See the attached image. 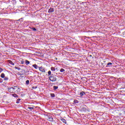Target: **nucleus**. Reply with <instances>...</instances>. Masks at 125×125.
I'll return each instance as SVG.
<instances>
[{"instance_id": "nucleus-1", "label": "nucleus", "mask_w": 125, "mask_h": 125, "mask_svg": "<svg viewBox=\"0 0 125 125\" xmlns=\"http://www.w3.org/2000/svg\"><path fill=\"white\" fill-rule=\"evenodd\" d=\"M49 80L51 82H56V75H53V74H52L49 77Z\"/></svg>"}, {"instance_id": "nucleus-2", "label": "nucleus", "mask_w": 125, "mask_h": 125, "mask_svg": "<svg viewBox=\"0 0 125 125\" xmlns=\"http://www.w3.org/2000/svg\"><path fill=\"white\" fill-rule=\"evenodd\" d=\"M8 91L10 93H13V92H15V86L8 88Z\"/></svg>"}, {"instance_id": "nucleus-3", "label": "nucleus", "mask_w": 125, "mask_h": 125, "mask_svg": "<svg viewBox=\"0 0 125 125\" xmlns=\"http://www.w3.org/2000/svg\"><path fill=\"white\" fill-rule=\"evenodd\" d=\"M39 71L40 72H42V73H45V68L42 67V66H40L38 67Z\"/></svg>"}, {"instance_id": "nucleus-4", "label": "nucleus", "mask_w": 125, "mask_h": 125, "mask_svg": "<svg viewBox=\"0 0 125 125\" xmlns=\"http://www.w3.org/2000/svg\"><path fill=\"white\" fill-rule=\"evenodd\" d=\"M26 73V71H25V70L22 69L21 70V71L20 72H19V75L20 76H23V75H25V73Z\"/></svg>"}, {"instance_id": "nucleus-5", "label": "nucleus", "mask_w": 125, "mask_h": 125, "mask_svg": "<svg viewBox=\"0 0 125 125\" xmlns=\"http://www.w3.org/2000/svg\"><path fill=\"white\" fill-rule=\"evenodd\" d=\"M21 89L17 86H15V92H20Z\"/></svg>"}, {"instance_id": "nucleus-6", "label": "nucleus", "mask_w": 125, "mask_h": 125, "mask_svg": "<svg viewBox=\"0 0 125 125\" xmlns=\"http://www.w3.org/2000/svg\"><path fill=\"white\" fill-rule=\"evenodd\" d=\"M53 11H54V9L53 8H50L49 10H48V13H51V12H53Z\"/></svg>"}, {"instance_id": "nucleus-7", "label": "nucleus", "mask_w": 125, "mask_h": 125, "mask_svg": "<svg viewBox=\"0 0 125 125\" xmlns=\"http://www.w3.org/2000/svg\"><path fill=\"white\" fill-rule=\"evenodd\" d=\"M27 110L29 111H33L34 110V106L32 107H28Z\"/></svg>"}, {"instance_id": "nucleus-8", "label": "nucleus", "mask_w": 125, "mask_h": 125, "mask_svg": "<svg viewBox=\"0 0 125 125\" xmlns=\"http://www.w3.org/2000/svg\"><path fill=\"white\" fill-rule=\"evenodd\" d=\"M32 67L34 68V69H38L39 68V66H38V65L35 64L32 65Z\"/></svg>"}, {"instance_id": "nucleus-9", "label": "nucleus", "mask_w": 125, "mask_h": 125, "mask_svg": "<svg viewBox=\"0 0 125 125\" xmlns=\"http://www.w3.org/2000/svg\"><path fill=\"white\" fill-rule=\"evenodd\" d=\"M84 94H85V93L84 92H83V91H82L80 93V96H83V95H84Z\"/></svg>"}, {"instance_id": "nucleus-10", "label": "nucleus", "mask_w": 125, "mask_h": 125, "mask_svg": "<svg viewBox=\"0 0 125 125\" xmlns=\"http://www.w3.org/2000/svg\"><path fill=\"white\" fill-rule=\"evenodd\" d=\"M48 121H49V122H52L53 121V118L51 117H48Z\"/></svg>"}, {"instance_id": "nucleus-11", "label": "nucleus", "mask_w": 125, "mask_h": 125, "mask_svg": "<svg viewBox=\"0 0 125 125\" xmlns=\"http://www.w3.org/2000/svg\"><path fill=\"white\" fill-rule=\"evenodd\" d=\"M1 78H2V79H4V78L5 77V74H4V73H1V75H0Z\"/></svg>"}, {"instance_id": "nucleus-12", "label": "nucleus", "mask_w": 125, "mask_h": 125, "mask_svg": "<svg viewBox=\"0 0 125 125\" xmlns=\"http://www.w3.org/2000/svg\"><path fill=\"white\" fill-rule=\"evenodd\" d=\"M62 122V123H63V124H67V121H66V120H65L63 118H62L61 119Z\"/></svg>"}, {"instance_id": "nucleus-13", "label": "nucleus", "mask_w": 125, "mask_h": 125, "mask_svg": "<svg viewBox=\"0 0 125 125\" xmlns=\"http://www.w3.org/2000/svg\"><path fill=\"white\" fill-rule=\"evenodd\" d=\"M9 64H10L11 65H12L13 66H14V63L12 62L11 61H8Z\"/></svg>"}, {"instance_id": "nucleus-14", "label": "nucleus", "mask_w": 125, "mask_h": 125, "mask_svg": "<svg viewBox=\"0 0 125 125\" xmlns=\"http://www.w3.org/2000/svg\"><path fill=\"white\" fill-rule=\"evenodd\" d=\"M73 102L75 104H78V103H79V101L77 100H74Z\"/></svg>"}, {"instance_id": "nucleus-15", "label": "nucleus", "mask_w": 125, "mask_h": 125, "mask_svg": "<svg viewBox=\"0 0 125 125\" xmlns=\"http://www.w3.org/2000/svg\"><path fill=\"white\" fill-rule=\"evenodd\" d=\"M25 64L26 65H29V64H30V62L28 60H25Z\"/></svg>"}, {"instance_id": "nucleus-16", "label": "nucleus", "mask_w": 125, "mask_h": 125, "mask_svg": "<svg viewBox=\"0 0 125 125\" xmlns=\"http://www.w3.org/2000/svg\"><path fill=\"white\" fill-rule=\"evenodd\" d=\"M21 100V99H17V101H16V103L17 104H19V103H20V101Z\"/></svg>"}, {"instance_id": "nucleus-17", "label": "nucleus", "mask_w": 125, "mask_h": 125, "mask_svg": "<svg viewBox=\"0 0 125 125\" xmlns=\"http://www.w3.org/2000/svg\"><path fill=\"white\" fill-rule=\"evenodd\" d=\"M15 69H16V70H18V71H20V70H21V68H20V67H18L17 66H15Z\"/></svg>"}, {"instance_id": "nucleus-18", "label": "nucleus", "mask_w": 125, "mask_h": 125, "mask_svg": "<svg viewBox=\"0 0 125 125\" xmlns=\"http://www.w3.org/2000/svg\"><path fill=\"white\" fill-rule=\"evenodd\" d=\"M55 70H56L55 67H52L51 68V70L53 72H55Z\"/></svg>"}, {"instance_id": "nucleus-19", "label": "nucleus", "mask_w": 125, "mask_h": 125, "mask_svg": "<svg viewBox=\"0 0 125 125\" xmlns=\"http://www.w3.org/2000/svg\"><path fill=\"white\" fill-rule=\"evenodd\" d=\"M53 88H54V90H56V89H58V86H54Z\"/></svg>"}, {"instance_id": "nucleus-20", "label": "nucleus", "mask_w": 125, "mask_h": 125, "mask_svg": "<svg viewBox=\"0 0 125 125\" xmlns=\"http://www.w3.org/2000/svg\"><path fill=\"white\" fill-rule=\"evenodd\" d=\"M12 96H13V97H18V95H17L16 94H12Z\"/></svg>"}, {"instance_id": "nucleus-21", "label": "nucleus", "mask_w": 125, "mask_h": 125, "mask_svg": "<svg viewBox=\"0 0 125 125\" xmlns=\"http://www.w3.org/2000/svg\"><path fill=\"white\" fill-rule=\"evenodd\" d=\"M25 83H26V84H27L28 85V84H29V83H30V81L26 80L25 82Z\"/></svg>"}, {"instance_id": "nucleus-22", "label": "nucleus", "mask_w": 125, "mask_h": 125, "mask_svg": "<svg viewBox=\"0 0 125 125\" xmlns=\"http://www.w3.org/2000/svg\"><path fill=\"white\" fill-rule=\"evenodd\" d=\"M50 96H51V97H52V98L55 97V95L53 93H51Z\"/></svg>"}, {"instance_id": "nucleus-23", "label": "nucleus", "mask_w": 125, "mask_h": 125, "mask_svg": "<svg viewBox=\"0 0 125 125\" xmlns=\"http://www.w3.org/2000/svg\"><path fill=\"white\" fill-rule=\"evenodd\" d=\"M60 72H61V73H63V72H65V69H64L63 68L61 69Z\"/></svg>"}, {"instance_id": "nucleus-24", "label": "nucleus", "mask_w": 125, "mask_h": 125, "mask_svg": "<svg viewBox=\"0 0 125 125\" xmlns=\"http://www.w3.org/2000/svg\"><path fill=\"white\" fill-rule=\"evenodd\" d=\"M37 88H38V86H35V87L33 86V87H32L31 89H32V90H33V89H36Z\"/></svg>"}, {"instance_id": "nucleus-25", "label": "nucleus", "mask_w": 125, "mask_h": 125, "mask_svg": "<svg viewBox=\"0 0 125 125\" xmlns=\"http://www.w3.org/2000/svg\"><path fill=\"white\" fill-rule=\"evenodd\" d=\"M112 62H108L107 64V66H108V67H110L109 65H112Z\"/></svg>"}, {"instance_id": "nucleus-26", "label": "nucleus", "mask_w": 125, "mask_h": 125, "mask_svg": "<svg viewBox=\"0 0 125 125\" xmlns=\"http://www.w3.org/2000/svg\"><path fill=\"white\" fill-rule=\"evenodd\" d=\"M48 76H51V71H49L48 72Z\"/></svg>"}, {"instance_id": "nucleus-27", "label": "nucleus", "mask_w": 125, "mask_h": 125, "mask_svg": "<svg viewBox=\"0 0 125 125\" xmlns=\"http://www.w3.org/2000/svg\"><path fill=\"white\" fill-rule=\"evenodd\" d=\"M4 81H8V77H4Z\"/></svg>"}, {"instance_id": "nucleus-28", "label": "nucleus", "mask_w": 125, "mask_h": 125, "mask_svg": "<svg viewBox=\"0 0 125 125\" xmlns=\"http://www.w3.org/2000/svg\"><path fill=\"white\" fill-rule=\"evenodd\" d=\"M32 30L33 31H37V29H36L35 27L32 28Z\"/></svg>"}, {"instance_id": "nucleus-29", "label": "nucleus", "mask_w": 125, "mask_h": 125, "mask_svg": "<svg viewBox=\"0 0 125 125\" xmlns=\"http://www.w3.org/2000/svg\"><path fill=\"white\" fill-rule=\"evenodd\" d=\"M3 70L2 69V68H0V73H1L2 71H3Z\"/></svg>"}, {"instance_id": "nucleus-30", "label": "nucleus", "mask_w": 125, "mask_h": 125, "mask_svg": "<svg viewBox=\"0 0 125 125\" xmlns=\"http://www.w3.org/2000/svg\"><path fill=\"white\" fill-rule=\"evenodd\" d=\"M21 64H24V61H21Z\"/></svg>"}, {"instance_id": "nucleus-31", "label": "nucleus", "mask_w": 125, "mask_h": 125, "mask_svg": "<svg viewBox=\"0 0 125 125\" xmlns=\"http://www.w3.org/2000/svg\"><path fill=\"white\" fill-rule=\"evenodd\" d=\"M22 19H23V18H21V19H19L18 20H17V21H20Z\"/></svg>"}, {"instance_id": "nucleus-32", "label": "nucleus", "mask_w": 125, "mask_h": 125, "mask_svg": "<svg viewBox=\"0 0 125 125\" xmlns=\"http://www.w3.org/2000/svg\"><path fill=\"white\" fill-rule=\"evenodd\" d=\"M58 69V68H56V70H57L58 71V69Z\"/></svg>"}, {"instance_id": "nucleus-33", "label": "nucleus", "mask_w": 125, "mask_h": 125, "mask_svg": "<svg viewBox=\"0 0 125 125\" xmlns=\"http://www.w3.org/2000/svg\"><path fill=\"white\" fill-rule=\"evenodd\" d=\"M83 111H84V108H83Z\"/></svg>"}, {"instance_id": "nucleus-34", "label": "nucleus", "mask_w": 125, "mask_h": 125, "mask_svg": "<svg viewBox=\"0 0 125 125\" xmlns=\"http://www.w3.org/2000/svg\"><path fill=\"white\" fill-rule=\"evenodd\" d=\"M0 83H1V82L0 81Z\"/></svg>"}]
</instances>
